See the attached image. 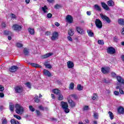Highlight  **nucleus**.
<instances>
[{
	"label": "nucleus",
	"mask_w": 124,
	"mask_h": 124,
	"mask_svg": "<svg viewBox=\"0 0 124 124\" xmlns=\"http://www.w3.org/2000/svg\"><path fill=\"white\" fill-rule=\"evenodd\" d=\"M16 108V112L17 114H18L19 115H22V114H23V113H24V108L23 107L21 106V105H19V104H16V105L15 106Z\"/></svg>",
	"instance_id": "f257e3e1"
},
{
	"label": "nucleus",
	"mask_w": 124,
	"mask_h": 124,
	"mask_svg": "<svg viewBox=\"0 0 124 124\" xmlns=\"http://www.w3.org/2000/svg\"><path fill=\"white\" fill-rule=\"evenodd\" d=\"M100 16L101 19L103 20V21H106V22H107V23H108V24H110V23H111V19H110V18L107 16L104 15L102 14H100Z\"/></svg>",
	"instance_id": "f03ea898"
},
{
	"label": "nucleus",
	"mask_w": 124,
	"mask_h": 124,
	"mask_svg": "<svg viewBox=\"0 0 124 124\" xmlns=\"http://www.w3.org/2000/svg\"><path fill=\"white\" fill-rule=\"evenodd\" d=\"M95 25L98 29L102 28V22L99 19H96L95 20Z\"/></svg>",
	"instance_id": "7ed1b4c3"
},
{
	"label": "nucleus",
	"mask_w": 124,
	"mask_h": 124,
	"mask_svg": "<svg viewBox=\"0 0 124 124\" xmlns=\"http://www.w3.org/2000/svg\"><path fill=\"white\" fill-rule=\"evenodd\" d=\"M107 51V53H108V54H110V55H114V54L116 53V49L112 46L108 48Z\"/></svg>",
	"instance_id": "20e7f679"
},
{
	"label": "nucleus",
	"mask_w": 124,
	"mask_h": 124,
	"mask_svg": "<svg viewBox=\"0 0 124 124\" xmlns=\"http://www.w3.org/2000/svg\"><path fill=\"white\" fill-rule=\"evenodd\" d=\"M16 93H20L23 92V87L22 86H16L14 88Z\"/></svg>",
	"instance_id": "39448f33"
},
{
	"label": "nucleus",
	"mask_w": 124,
	"mask_h": 124,
	"mask_svg": "<svg viewBox=\"0 0 124 124\" xmlns=\"http://www.w3.org/2000/svg\"><path fill=\"white\" fill-rule=\"evenodd\" d=\"M13 30H14V31H21V30H22V26L18 24H14L13 26Z\"/></svg>",
	"instance_id": "423d86ee"
},
{
	"label": "nucleus",
	"mask_w": 124,
	"mask_h": 124,
	"mask_svg": "<svg viewBox=\"0 0 124 124\" xmlns=\"http://www.w3.org/2000/svg\"><path fill=\"white\" fill-rule=\"evenodd\" d=\"M101 71L104 74H107L110 71V68L109 67H102Z\"/></svg>",
	"instance_id": "0eeeda50"
},
{
	"label": "nucleus",
	"mask_w": 124,
	"mask_h": 124,
	"mask_svg": "<svg viewBox=\"0 0 124 124\" xmlns=\"http://www.w3.org/2000/svg\"><path fill=\"white\" fill-rule=\"evenodd\" d=\"M59 36V33L58 32H54L52 34V36L51 37V40L53 41H54L55 40H57V39L58 38Z\"/></svg>",
	"instance_id": "6e6552de"
},
{
	"label": "nucleus",
	"mask_w": 124,
	"mask_h": 124,
	"mask_svg": "<svg viewBox=\"0 0 124 124\" xmlns=\"http://www.w3.org/2000/svg\"><path fill=\"white\" fill-rule=\"evenodd\" d=\"M66 20L68 23L71 24V23L73 22V17H72L70 15H67L66 16Z\"/></svg>",
	"instance_id": "1a4fd4ad"
},
{
	"label": "nucleus",
	"mask_w": 124,
	"mask_h": 124,
	"mask_svg": "<svg viewBox=\"0 0 124 124\" xmlns=\"http://www.w3.org/2000/svg\"><path fill=\"white\" fill-rule=\"evenodd\" d=\"M18 69H19V67L14 65L11 67L9 70L10 72H16V71H17V70H18Z\"/></svg>",
	"instance_id": "9d476101"
},
{
	"label": "nucleus",
	"mask_w": 124,
	"mask_h": 124,
	"mask_svg": "<svg viewBox=\"0 0 124 124\" xmlns=\"http://www.w3.org/2000/svg\"><path fill=\"white\" fill-rule=\"evenodd\" d=\"M68 103L70 105V107H71V108H73L74 107H75L76 104H75V102H74V101H73V100H71V99H69L68 100Z\"/></svg>",
	"instance_id": "9b49d317"
},
{
	"label": "nucleus",
	"mask_w": 124,
	"mask_h": 124,
	"mask_svg": "<svg viewBox=\"0 0 124 124\" xmlns=\"http://www.w3.org/2000/svg\"><path fill=\"white\" fill-rule=\"evenodd\" d=\"M51 56H53V53L52 52L48 53L44 55H42V58L43 59H47V58H49V57H51Z\"/></svg>",
	"instance_id": "f8f14e48"
},
{
	"label": "nucleus",
	"mask_w": 124,
	"mask_h": 124,
	"mask_svg": "<svg viewBox=\"0 0 124 124\" xmlns=\"http://www.w3.org/2000/svg\"><path fill=\"white\" fill-rule=\"evenodd\" d=\"M23 54L25 56H29L30 55V49L27 47L24 48L23 49Z\"/></svg>",
	"instance_id": "ddd939ff"
},
{
	"label": "nucleus",
	"mask_w": 124,
	"mask_h": 124,
	"mask_svg": "<svg viewBox=\"0 0 124 124\" xmlns=\"http://www.w3.org/2000/svg\"><path fill=\"white\" fill-rule=\"evenodd\" d=\"M67 64L69 68H73V67H74V63L71 61H68Z\"/></svg>",
	"instance_id": "4468645a"
},
{
	"label": "nucleus",
	"mask_w": 124,
	"mask_h": 124,
	"mask_svg": "<svg viewBox=\"0 0 124 124\" xmlns=\"http://www.w3.org/2000/svg\"><path fill=\"white\" fill-rule=\"evenodd\" d=\"M102 6L104 9H105V10H110V8L108 7V5L106 4V3L102 2L101 3Z\"/></svg>",
	"instance_id": "2eb2a0df"
},
{
	"label": "nucleus",
	"mask_w": 124,
	"mask_h": 124,
	"mask_svg": "<svg viewBox=\"0 0 124 124\" xmlns=\"http://www.w3.org/2000/svg\"><path fill=\"white\" fill-rule=\"evenodd\" d=\"M61 106L62 107V109H64V108L68 107V104L66 102L62 101L61 102Z\"/></svg>",
	"instance_id": "dca6fc26"
},
{
	"label": "nucleus",
	"mask_w": 124,
	"mask_h": 124,
	"mask_svg": "<svg viewBox=\"0 0 124 124\" xmlns=\"http://www.w3.org/2000/svg\"><path fill=\"white\" fill-rule=\"evenodd\" d=\"M117 80L119 83H121V84H124V78H121L120 76L117 77Z\"/></svg>",
	"instance_id": "f3484780"
},
{
	"label": "nucleus",
	"mask_w": 124,
	"mask_h": 124,
	"mask_svg": "<svg viewBox=\"0 0 124 124\" xmlns=\"http://www.w3.org/2000/svg\"><path fill=\"white\" fill-rule=\"evenodd\" d=\"M44 74L46 75V76H48V77H51V76H52V74L47 70H44Z\"/></svg>",
	"instance_id": "a211bd4d"
},
{
	"label": "nucleus",
	"mask_w": 124,
	"mask_h": 124,
	"mask_svg": "<svg viewBox=\"0 0 124 124\" xmlns=\"http://www.w3.org/2000/svg\"><path fill=\"white\" fill-rule=\"evenodd\" d=\"M121 88H122V85L120 84L119 85L117 86L116 87V89L117 90H119V89H120V93L121 94H124V90H123V89H121Z\"/></svg>",
	"instance_id": "6ab92c4d"
},
{
	"label": "nucleus",
	"mask_w": 124,
	"mask_h": 124,
	"mask_svg": "<svg viewBox=\"0 0 124 124\" xmlns=\"http://www.w3.org/2000/svg\"><path fill=\"white\" fill-rule=\"evenodd\" d=\"M118 112L119 114H124V108L122 107H120L118 108Z\"/></svg>",
	"instance_id": "aec40b11"
},
{
	"label": "nucleus",
	"mask_w": 124,
	"mask_h": 124,
	"mask_svg": "<svg viewBox=\"0 0 124 124\" xmlns=\"http://www.w3.org/2000/svg\"><path fill=\"white\" fill-rule=\"evenodd\" d=\"M107 4L108 6H114L115 5V2L113 0H110L107 2Z\"/></svg>",
	"instance_id": "412c9836"
},
{
	"label": "nucleus",
	"mask_w": 124,
	"mask_h": 124,
	"mask_svg": "<svg viewBox=\"0 0 124 124\" xmlns=\"http://www.w3.org/2000/svg\"><path fill=\"white\" fill-rule=\"evenodd\" d=\"M9 109L11 112L14 111V105L12 103H10L9 104Z\"/></svg>",
	"instance_id": "4be33fe9"
},
{
	"label": "nucleus",
	"mask_w": 124,
	"mask_h": 124,
	"mask_svg": "<svg viewBox=\"0 0 124 124\" xmlns=\"http://www.w3.org/2000/svg\"><path fill=\"white\" fill-rule=\"evenodd\" d=\"M68 33L70 36H73V35H74V31L72 29H69Z\"/></svg>",
	"instance_id": "5701e85b"
},
{
	"label": "nucleus",
	"mask_w": 124,
	"mask_h": 124,
	"mask_svg": "<svg viewBox=\"0 0 124 124\" xmlns=\"http://www.w3.org/2000/svg\"><path fill=\"white\" fill-rule=\"evenodd\" d=\"M87 32L89 36H90V37H93L94 35V34H93V31H92L91 30H88Z\"/></svg>",
	"instance_id": "b1692460"
},
{
	"label": "nucleus",
	"mask_w": 124,
	"mask_h": 124,
	"mask_svg": "<svg viewBox=\"0 0 124 124\" xmlns=\"http://www.w3.org/2000/svg\"><path fill=\"white\" fill-rule=\"evenodd\" d=\"M94 8L97 11H101V8L97 4H95Z\"/></svg>",
	"instance_id": "393cba45"
},
{
	"label": "nucleus",
	"mask_w": 124,
	"mask_h": 124,
	"mask_svg": "<svg viewBox=\"0 0 124 124\" xmlns=\"http://www.w3.org/2000/svg\"><path fill=\"white\" fill-rule=\"evenodd\" d=\"M54 93H55L57 95L61 94V91L59 89H54L53 90Z\"/></svg>",
	"instance_id": "a878e982"
},
{
	"label": "nucleus",
	"mask_w": 124,
	"mask_h": 124,
	"mask_svg": "<svg viewBox=\"0 0 124 124\" xmlns=\"http://www.w3.org/2000/svg\"><path fill=\"white\" fill-rule=\"evenodd\" d=\"M44 65L45 66H46V67L47 68H49V69L52 68V66H51V64H50L49 63H48V62H45L44 63Z\"/></svg>",
	"instance_id": "bb28decb"
},
{
	"label": "nucleus",
	"mask_w": 124,
	"mask_h": 124,
	"mask_svg": "<svg viewBox=\"0 0 124 124\" xmlns=\"http://www.w3.org/2000/svg\"><path fill=\"white\" fill-rule=\"evenodd\" d=\"M77 31L78 33L82 34L83 33V29L81 28V27H77Z\"/></svg>",
	"instance_id": "cd10ccee"
},
{
	"label": "nucleus",
	"mask_w": 124,
	"mask_h": 124,
	"mask_svg": "<svg viewBox=\"0 0 124 124\" xmlns=\"http://www.w3.org/2000/svg\"><path fill=\"white\" fill-rule=\"evenodd\" d=\"M118 23L120 25L124 26V19L123 18H120L118 19Z\"/></svg>",
	"instance_id": "c85d7f7f"
},
{
	"label": "nucleus",
	"mask_w": 124,
	"mask_h": 124,
	"mask_svg": "<svg viewBox=\"0 0 124 124\" xmlns=\"http://www.w3.org/2000/svg\"><path fill=\"white\" fill-rule=\"evenodd\" d=\"M31 66H33V67H41V66L40 65L35 63H31Z\"/></svg>",
	"instance_id": "c756f323"
},
{
	"label": "nucleus",
	"mask_w": 124,
	"mask_h": 124,
	"mask_svg": "<svg viewBox=\"0 0 124 124\" xmlns=\"http://www.w3.org/2000/svg\"><path fill=\"white\" fill-rule=\"evenodd\" d=\"M47 9L48 8H47V6H46L42 7V10H43L44 13H48V11H47Z\"/></svg>",
	"instance_id": "7c9ffc66"
},
{
	"label": "nucleus",
	"mask_w": 124,
	"mask_h": 124,
	"mask_svg": "<svg viewBox=\"0 0 124 124\" xmlns=\"http://www.w3.org/2000/svg\"><path fill=\"white\" fill-rule=\"evenodd\" d=\"M11 124H20L18 121H16L15 119H12L11 120Z\"/></svg>",
	"instance_id": "2f4dec72"
},
{
	"label": "nucleus",
	"mask_w": 124,
	"mask_h": 124,
	"mask_svg": "<svg viewBox=\"0 0 124 124\" xmlns=\"http://www.w3.org/2000/svg\"><path fill=\"white\" fill-rule=\"evenodd\" d=\"M62 110H63L64 112H65L66 114H67L70 112V109L68 108V107L65 108H63Z\"/></svg>",
	"instance_id": "473e14b6"
},
{
	"label": "nucleus",
	"mask_w": 124,
	"mask_h": 124,
	"mask_svg": "<svg viewBox=\"0 0 124 124\" xmlns=\"http://www.w3.org/2000/svg\"><path fill=\"white\" fill-rule=\"evenodd\" d=\"M29 32H30V34L31 35L34 34V30L31 29V28H29L28 29Z\"/></svg>",
	"instance_id": "72a5a7b5"
},
{
	"label": "nucleus",
	"mask_w": 124,
	"mask_h": 124,
	"mask_svg": "<svg viewBox=\"0 0 124 124\" xmlns=\"http://www.w3.org/2000/svg\"><path fill=\"white\" fill-rule=\"evenodd\" d=\"M77 88L78 91H82L83 90V86H81L80 84L78 85Z\"/></svg>",
	"instance_id": "f704fd0d"
},
{
	"label": "nucleus",
	"mask_w": 124,
	"mask_h": 124,
	"mask_svg": "<svg viewBox=\"0 0 124 124\" xmlns=\"http://www.w3.org/2000/svg\"><path fill=\"white\" fill-rule=\"evenodd\" d=\"M108 114L109 115L110 120H113V119H114V115L113 114V113L111 111H108Z\"/></svg>",
	"instance_id": "c9c22d12"
},
{
	"label": "nucleus",
	"mask_w": 124,
	"mask_h": 124,
	"mask_svg": "<svg viewBox=\"0 0 124 124\" xmlns=\"http://www.w3.org/2000/svg\"><path fill=\"white\" fill-rule=\"evenodd\" d=\"M98 113H97V112L93 113V117L95 120H97L98 119Z\"/></svg>",
	"instance_id": "e433bc0d"
},
{
	"label": "nucleus",
	"mask_w": 124,
	"mask_h": 124,
	"mask_svg": "<svg viewBox=\"0 0 124 124\" xmlns=\"http://www.w3.org/2000/svg\"><path fill=\"white\" fill-rule=\"evenodd\" d=\"M58 95H59V97L58 98V100H62L63 99V96L62 94H61V93L60 94H58Z\"/></svg>",
	"instance_id": "4c0bfd02"
},
{
	"label": "nucleus",
	"mask_w": 124,
	"mask_h": 124,
	"mask_svg": "<svg viewBox=\"0 0 124 124\" xmlns=\"http://www.w3.org/2000/svg\"><path fill=\"white\" fill-rule=\"evenodd\" d=\"M34 100L35 102H37V103H38L39 102V98H38V96L37 95H35L34 97Z\"/></svg>",
	"instance_id": "58836bf2"
},
{
	"label": "nucleus",
	"mask_w": 124,
	"mask_h": 124,
	"mask_svg": "<svg viewBox=\"0 0 124 124\" xmlns=\"http://www.w3.org/2000/svg\"><path fill=\"white\" fill-rule=\"evenodd\" d=\"M4 33L5 35H10L11 34V31H4Z\"/></svg>",
	"instance_id": "ea45409f"
},
{
	"label": "nucleus",
	"mask_w": 124,
	"mask_h": 124,
	"mask_svg": "<svg viewBox=\"0 0 124 124\" xmlns=\"http://www.w3.org/2000/svg\"><path fill=\"white\" fill-rule=\"evenodd\" d=\"M29 109L31 112H34V111H35V108H33V107L32 106H29Z\"/></svg>",
	"instance_id": "a19ab883"
},
{
	"label": "nucleus",
	"mask_w": 124,
	"mask_h": 124,
	"mask_svg": "<svg viewBox=\"0 0 124 124\" xmlns=\"http://www.w3.org/2000/svg\"><path fill=\"white\" fill-rule=\"evenodd\" d=\"M2 124H7V120H6V118H4L2 119Z\"/></svg>",
	"instance_id": "79ce46f5"
},
{
	"label": "nucleus",
	"mask_w": 124,
	"mask_h": 124,
	"mask_svg": "<svg viewBox=\"0 0 124 124\" xmlns=\"http://www.w3.org/2000/svg\"><path fill=\"white\" fill-rule=\"evenodd\" d=\"M93 100H95L96 98H97V95L96 94L94 93L92 97Z\"/></svg>",
	"instance_id": "37998d69"
},
{
	"label": "nucleus",
	"mask_w": 124,
	"mask_h": 124,
	"mask_svg": "<svg viewBox=\"0 0 124 124\" xmlns=\"http://www.w3.org/2000/svg\"><path fill=\"white\" fill-rule=\"evenodd\" d=\"M16 46V47H18V48H22V47H23V44L20 43H17Z\"/></svg>",
	"instance_id": "c03bdc74"
},
{
	"label": "nucleus",
	"mask_w": 124,
	"mask_h": 124,
	"mask_svg": "<svg viewBox=\"0 0 124 124\" xmlns=\"http://www.w3.org/2000/svg\"><path fill=\"white\" fill-rule=\"evenodd\" d=\"M69 89L70 90H73V89H74V83H73V82L70 83Z\"/></svg>",
	"instance_id": "a18cd8bd"
},
{
	"label": "nucleus",
	"mask_w": 124,
	"mask_h": 124,
	"mask_svg": "<svg viewBox=\"0 0 124 124\" xmlns=\"http://www.w3.org/2000/svg\"><path fill=\"white\" fill-rule=\"evenodd\" d=\"M98 44L100 45H104V42L103 41V40H99L98 41Z\"/></svg>",
	"instance_id": "49530a36"
},
{
	"label": "nucleus",
	"mask_w": 124,
	"mask_h": 124,
	"mask_svg": "<svg viewBox=\"0 0 124 124\" xmlns=\"http://www.w3.org/2000/svg\"><path fill=\"white\" fill-rule=\"evenodd\" d=\"M14 118H16V119H17V120H21L22 119L21 116H18L17 115H14Z\"/></svg>",
	"instance_id": "de8ad7c7"
},
{
	"label": "nucleus",
	"mask_w": 124,
	"mask_h": 124,
	"mask_svg": "<svg viewBox=\"0 0 124 124\" xmlns=\"http://www.w3.org/2000/svg\"><path fill=\"white\" fill-rule=\"evenodd\" d=\"M103 81L104 83H105L106 84H108V83H110V81H109V80L107 79V78H104Z\"/></svg>",
	"instance_id": "09e8293b"
},
{
	"label": "nucleus",
	"mask_w": 124,
	"mask_h": 124,
	"mask_svg": "<svg viewBox=\"0 0 124 124\" xmlns=\"http://www.w3.org/2000/svg\"><path fill=\"white\" fill-rule=\"evenodd\" d=\"M25 85H26L27 87L29 88V89H31V83L30 82H27Z\"/></svg>",
	"instance_id": "8fccbe9b"
},
{
	"label": "nucleus",
	"mask_w": 124,
	"mask_h": 124,
	"mask_svg": "<svg viewBox=\"0 0 124 124\" xmlns=\"http://www.w3.org/2000/svg\"><path fill=\"white\" fill-rule=\"evenodd\" d=\"M60 7H61V5H59V4H56L55 6H54V8L55 9H59V8H60Z\"/></svg>",
	"instance_id": "3c124183"
},
{
	"label": "nucleus",
	"mask_w": 124,
	"mask_h": 124,
	"mask_svg": "<svg viewBox=\"0 0 124 124\" xmlns=\"http://www.w3.org/2000/svg\"><path fill=\"white\" fill-rule=\"evenodd\" d=\"M83 110L84 111H87V110H89V106H85L83 107Z\"/></svg>",
	"instance_id": "603ef678"
},
{
	"label": "nucleus",
	"mask_w": 124,
	"mask_h": 124,
	"mask_svg": "<svg viewBox=\"0 0 124 124\" xmlns=\"http://www.w3.org/2000/svg\"><path fill=\"white\" fill-rule=\"evenodd\" d=\"M70 96H71V97H73V98H74V99H77V96L76 95V94H73L71 95Z\"/></svg>",
	"instance_id": "864d4df0"
},
{
	"label": "nucleus",
	"mask_w": 124,
	"mask_h": 124,
	"mask_svg": "<svg viewBox=\"0 0 124 124\" xmlns=\"http://www.w3.org/2000/svg\"><path fill=\"white\" fill-rule=\"evenodd\" d=\"M36 112L37 116H41V112L39 110H36Z\"/></svg>",
	"instance_id": "5fc2aeb1"
},
{
	"label": "nucleus",
	"mask_w": 124,
	"mask_h": 124,
	"mask_svg": "<svg viewBox=\"0 0 124 124\" xmlns=\"http://www.w3.org/2000/svg\"><path fill=\"white\" fill-rule=\"evenodd\" d=\"M4 91V87L2 85H0V92H3Z\"/></svg>",
	"instance_id": "6e6d98bb"
},
{
	"label": "nucleus",
	"mask_w": 124,
	"mask_h": 124,
	"mask_svg": "<svg viewBox=\"0 0 124 124\" xmlns=\"http://www.w3.org/2000/svg\"><path fill=\"white\" fill-rule=\"evenodd\" d=\"M39 109L40 110H42V111H44V107H43L42 106H39L38 107Z\"/></svg>",
	"instance_id": "4d7b16f0"
},
{
	"label": "nucleus",
	"mask_w": 124,
	"mask_h": 124,
	"mask_svg": "<svg viewBox=\"0 0 124 124\" xmlns=\"http://www.w3.org/2000/svg\"><path fill=\"white\" fill-rule=\"evenodd\" d=\"M46 35L47 36H49V35H51V32L50 31H46L45 33Z\"/></svg>",
	"instance_id": "13d9d810"
},
{
	"label": "nucleus",
	"mask_w": 124,
	"mask_h": 124,
	"mask_svg": "<svg viewBox=\"0 0 124 124\" xmlns=\"http://www.w3.org/2000/svg\"><path fill=\"white\" fill-rule=\"evenodd\" d=\"M114 42H118L119 39L117 37H114L113 38Z\"/></svg>",
	"instance_id": "bf43d9fd"
},
{
	"label": "nucleus",
	"mask_w": 124,
	"mask_h": 124,
	"mask_svg": "<svg viewBox=\"0 0 124 124\" xmlns=\"http://www.w3.org/2000/svg\"><path fill=\"white\" fill-rule=\"evenodd\" d=\"M47 18H52V14L51 13L47 14Z\"/></svg>",
	"instance_id": "052dcab7"
},
{
	"label": "nucleus",
	"mask_w": 124,
	"mask_h": 124,
	"mask_svg": "<svg viewBox=\"0 0 124 124\" xmlns=\"http://www.w3.org/2000/svg\"><path fill=\"white\" fill-rule=\"evenodd\" d=\"M111 76L112 77H116V73H114V72H111Z\"/></svg>",
	"instance_id": "680f3d73"
},
{
	"label": "nucleus",
	"mask_w": 124,
	"mask_h": 124,
	"mask_svg": "<svg viewBox=\"0 0 124 124\" xmlns=\"http://www.w3.org/2000/svg\"><path fill=\"white\" fill-rule=\"evenodd\" d=\"M86 14L88 16H91V15H92V12L91 11H87L86 12Z\"/></svg>",
	"instance_id": "e2e57ef3"
},
{
	"label": "nucleus",
	"mask_w": 124,
	"mask_h": 124,
	"mask_svg": "<svg viewBox=\"0 0 124 124\" xmlns=\"http://www.w3.org/2000/svg\"><path fill=\"white\" fill-rule=\"evenodd\" d=\"M0 97H1V98L4 97V93H0Z\"/></svg>",
	"instance_id": "0e129e2a"
},
{
	"label": "nucleus",
	"mask_w": 124,
	"mask_h": 124,
	"mask_svg": "<svg viewBox=\"0 0 124 124\" xmlns=\"http://www.w3.org/2000/svg\"><path fill=\"white\" fill-rule=\"evenodd\" d=\"M1 26H2V28H5V27H6V25L4 22L2 23Z\"/></svg>",
	"instance_id": "69168bd1"
},
{
	"label": "nucleus",
	"mask_w": 124,
	"mask_h": 124,
	"mask_svg": "<svg viewBox=\"0 0 124 124\" xmlns=\"http://www.w3.org/2000/svg\"><path fill=\"white\" fill-rule=\"evenodd\" d=\"M67 39L69 40V41H72V38H71L70 36H68Z\"/></svg>",
	"instance_id": "338daca9"
},
{
	"label": "nucleus",
	"mask_w": 124,
	"mask_h": 124,
	"mask_svg": "<svg viewBox=\"0 0 124 124\" xmlns=\"http://www.w3.org/2000/svg\"><path fill=\"white\" fill-rule=\"evenodd\" d=\"M114 93L115 95H118L120 93L118 91H114Z\"/></svg>",
	"instance_id": "774afa93"
}]
</instances>
